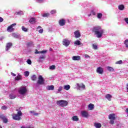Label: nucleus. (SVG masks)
Masks as SVG:
<instances>
[{"instance_id":"nucleus-1","label":"nucleus","mask_w":128,"mask_h":128,"mask_svg":"<svg viewBox=\"0 0 128 128\" xmlns=\"http://www.w3.org/2000/svg\"><path fill=\"white\" fill-rule=\"evenodd\" d=\"M92 32H94V35L98 38H100L104 32V30L102 28V26H100L94 27Z\"/></svg>"},{"instance_id":"nucleus-2","label":"nucleus","mask_w":128,"mask_h":128,"mask_svg":"<svg viewBox=\"0 0 128 128\" xmlns=\"http://www.w3.org/2000/svg\"><path fill=\"white\" fill-rule=\"evenodd\" d=\"M16 112H18L16 114H13L12 115V118L14 120H22V111L18 110V109L16 110Z\"/></svg>"},{"instance_id":"nucleus-3","label":"nucleus","mask_w":128,"mask_h":128,"mask_svg":"<svg viewBox=\"0 0 128 128\" xmlns=\"http://www.w3.org/2000/svg\"><path fill=\"white\" fill-rule=\"evenodd\" d=\"M57 104L60 106H62V108H64V106H66L68 104V102L66 100H60L57 101Z\"/></svg>"},{"instance_id":"nucleus-4","label":"nucleus","mask_w":128,"mask_h":128,"mask_svg":"<svg viewBox=\"0 0 128 128\" xmlns=\"http://www.w3.org/2000/svg\"><path fill=\"white\" fill-rule=\"evenodd\" d=\"M108 118L110 120L109 124H114V120H116V114H112L108 115Z\"/></svg>"},{"instance_id":"nucleus-5","label":"nucleus","mask_w":128,"mask_h":128,"mask_svg":"<svg viewBox=\"0 0 128 128\" xmlns=\"http://www.w3.org/2000/svg\"><path fill=\"white\" fill-rule=\"evenodd\" d=\"M28 90H26V86H23L20 87L18 92L20 94H24Z\"/></svg>"},{"instance_id":"nucleus-6","label":"nucleus","mask_w":128,"mask_h":128,"mask_svg":"<svg viewBox=\"0 0 128 128\" xmlns=\"http://www.w3.org/2000/svg\"><path fill=\"white\" fill-rule=\"evenodd\" d=\"M37 84H44V79L42 76H39Z\"/></svg>"},{"instance_id":"nucleus-7","label":"nucleus","mask_w":128,"mask_h":128,"mask_svg":"<svg viewBox=\"0 0 128 128\" xmlns=\"http://www.w3.org/2000/svg\"><path fill=\"white\" fill-rule=\"evenodd\" d=\"M14 26H16V24L14 23L10 26H9L7 28V31L9 32H12L14 30V28H12Z\"/></svg>"},{"instance_id":"nucleus-8","label":"nucleus","mask_w":128,"mask_h":128,"mask_svg":"<svg viewBox=\"0 0 128 128\" xmlns=\"http://www.w3.org/2000/svg\"><path fill=\"white\" fill-rule=\"evenodd\" d=\"M70 44V42L67 38L64 39L62 40V44L63 46H68Z\"/></svg>"},{"instance_id":"nucleus-9","label":"nucleus","mask_w":128,"mask_h":128,"mask_svg":"<svg viewBox=\"0 0 128 128\" xmlns=\"http://www.w3.org/2000/svg\"><path fill=\"white\" fill-rule=\"evenodd\" d=\"M0 118H1V120H2L4 124H7V122H8V120L6 118V116H4V115H0Z\"/></svg>"},{"instance_id":"nucleus-10","label":"nucleus","mask_w":128,"mask_h":128,"mask_svg":"<svg viewBox=\"0 0 128 128\" xmlns=\"http://www.w3.org/2000/svg\"><path fill=\"white\" fill-rule=\"evenodd\" d=\"M96 73L99 74H104V68L102 67H98L96 70Z\"/></svg>"},{"instance_id":"nucleus-11","label":"nucleus","mask_w":128,"mask_h":128,"mask_svg":"<svg viewBox=\"0 0 128 128\" xmlns=\"http://www.w3.org/2000/svg\"><path fill=\"white\" fill-rule=\"evenodd\" d=\"M74 38H80V30H78L76 31H75L74 32Z\"/></svg>"},{"instance_id":"nucleus-12","label":"nucleus","mask_w":128,"mask_h":128,"mask_svg":"<svg viewBox=\"0 0 128 128\" xmlns=\"http://www.w3.org/2000/svg\"><path fill=\"white\" fill-rule=\"evenodd\" d=\"M58 24L61 26H64L66 24V20L64 19H61L58 21Z\"/></svg>"},{"instance_id":"nucleus-13","label":"nucleus","mask_w":128,"mask_h":128,"mask_svg":"<svg viewBox=\"0 0 128 128\" xmlns=\"http://www.w3.org/2000/svg\"><path fill=\"white\" fill-rule=\"evenodd\" d=\"M81 114L83 118H88V113L86 111L81 112Z\"/></svg>"},{"instance_id":"nucleus-14","label":"nucleus","mask_w":128,"mask_h":128,"mask_svg":"<svg viewBox=\"0 0 128 128\" xmlns=\"http://www.w3.org/2000/svg\"><path fill=\"white\" fill-rule=\"evenodd\" d=\"M12 46V42L7 43L6 45V50H10V48Z\"/></svg>"},{"instance_id":"nucleus-15","label":"nucleus","mask_w":128,"mask_h":128,"mask_svg":"<svg viewBox=\"0 0 128 128\" xmlns=\"http://www.w3.org/2000/svg\"><path fill=\"white\" fill-rule=\"evenodd\" d=\"M46 88L47 90H54V85L48 86Z\"/></svg>"},{"instance_id":"nucleus-16","label":"nucleus","mask_w":128,"mask_h":128,"mask_svg":"<svg viewBox=\"0 0 128 128\" xmlns=\"http://www.w3.org/2000/svg\"><path fill=\"white\" fill-rule=\"evenodd\" d=\"M88 108L90 110H92L94 108V105L92 104H90L88 105Z\"/></svg>"},{"instance_id":"nucleus-17","label":"nucleus","mask_w":128,"mask_h":128,"mask_svg":"<svg viewBox=\"0 0 128 128\" xmlns=\"http://www.w3.org/2000/svg\"><path fill=\"white\" fill-rule=\"evenodd\" d=\"M106 98L110 102L112 100V96L110 95V94H106L105 96Z\"/></svg>"},{"instance_id":"nucleus-18","label":"nucleus","mask_w":128,"mask_h":128,"mask_svg":"<svg viewBox=\"0 0 128 128\" xmlns=\"http://www.w3.org/2000/svg\"><path fill=\"white\" fill-rule=\"evenodd\" d=\"M77 86H78L80 88H83V90H84V88H86V86H84V84H77Z\"/></svg>"},{"instance_id":"nucleus-19","label":"nucleus","mask_w":128,"mask_h":128,"mask_svg":"<svg viewBox=\"0 0 128 128\" xmlns=\"http://www.w3.org/2000/svg\"><path fill=\"white\" fill-rule=\"evenodd\" d=\"M94 126L96 128H102V124L100 123L95 122Z\"/></svg>"},{"instance_id":"nucleus-20","label":"nucleus","mask_w":128,"mask_h":128,"mask_svg":"<svg viewBox=\"0 0 128 128\" xmlns=\"http://www.w3.org/2000/svg\"><path fill=\"white\" fill-rule=\"evenodd\" d=\"M72 59L73 60H80V56H74L72 58Z\"/></svg>"},{"instance_id":"nucleus-21","label":"nucleus","mask_w":128,"mask_h":128,"mask_svg":"<svg viewBox=\"0 0 128 128\" xmlns=\"http://www.w3.org/2000/svg\"><path fill=\"white\" fill-rule=\"evenodd\" d=\"M29 22H30L32 24H36V18H30V20H29Z\"/></svg>"},{"instance_id":"nucleus-22","label":"nucleus","mask_w":128,"mask_h":128,"mask_svg":"<svg viewBox=\"0 0 128 128\" xmlns=\"http://www.w3.org/2000/svg\"><path fill=\"white\" fill-rule=\"evenodd\" d=\"M74 44H76L77 46H83L82 43L80 42V41L78 40L75 41Z\"/></svg>"},{"instance_id":"nucleus-23","label":"nucleus","mask_w":128,"mask_h":128,"mask_svg":"<svg viewBox=\"0 0 128 128\" xmlns=\"http://www.w3.org/2000/svg\"><path fill=\"white\" fill-rule=\"evenodd\" d=\"M118 10H124V6L123 4L119 5L118 6Z\"/></svg>"},{"instance_id":"nucleus-24","label":"nucleus","mask_w":128,"mask_h":128,"mask_svg":"<svg viewBox=\"0 0 128 128\" xmlns=\"http://www.w3.org/2000/svg\"><path fill=\"white\" fill-rule=\"evenodd\" d=\"M22 75L18 74V75L15 78V80H22Z\"/></svg>"},{"instance_id":"nucleus-25","label":"nucleus","mask_w":128,"mask_h":128,"mask_svg":"<svg viewBox=\"0 0 128 128\" xmlns=\"http://www.w3.org/2000/svg\"><path fill=\"white\" fill-rule=\"evenodd\" d=\"M9 97L10 100H14V98H16V95H14V94H10L9 95Z\"/></svg>"},{"instance_id":"nucleus-26","label":"nucleus","mask_w":128,"mask_h":128,"mask_svg":"<svg viewBox=\"0 0 128 128\" xmlns=\"http://www.w3.org/2000/svg\"><path fill=\"white\" fill-rule=\"evenodd\" d=\"M72 120L74 122H78V116H75L72 118Z\"/></svg>"},{"instance_id":"nucleus-27","label":"nucleus","mask_w":128,"mask_h":128,"mask_svg":"<svg viewBox=\"0 0 128 128\" xmlns=\"http://www.w3.org/2000/svg\"><path fill=\"white\" fill-rule=\"evenodd\" d=\"M64 90H68L70 88V85H65L64 86Z\"/></svg>"},{"instance_id":"nucleus-28","label":"nucleus","mask_w":128,"mask_h":128,"mask_svg":"<svg viewBox=\"0 0 128 128\" xmlns=\"http://www.w3.org/2000/svg\"><path fill=\"white\" fill-rule=\"evenodd\" d=\"M37 78H38L36 77V76L35 74L33 75L31 77V80H33V81L36 80Z\"/></svg>"},{"instance_id":"nucleus-29","label":"nucleus","mask_w":128,"mask_h":128,"mask_svg":"<svg viewBox=\"0 0 128 128\" xmlns=\"http://www.w3.org/2000/svg\"><path fill=\"white\" fill-rule=\"evenodd\" d=\"M97 18H102V13H98L97 14Z\"/></svg>"},{"instance_id":"nucleus-30","label":"nucleus","mask_w":128,"mask_h":128,"mask_svg":"<svg viewBox=\"0 0 128 128\" xmlns=\"http://www.w3.org/2000/svg\"><path fill=\"white\" fill-rule=\"evenodd\" d=\"M22 30H23V32H28V29L27 28H26V27H24V26H22Z\"/></svg>"},{"instance_id":"nucleus-31","label":"nucleus","mask_w":128,"mask_h":128,"mask_svg":"<svg viewBox=\"0 0 128 128\" xmlns=\"http://www.w3.org/2000/svg\"><path fill=\"white\" fill-rule=\"evenodd\" d=\"M107 70H109V72H114V68L110 66H108Z\"/></svg>"},{"instance_id":"nucleus-32","label":"nucleus","mask_w":128,"mask_h":128,"mask_svg":"<svg viewBox=\"0 0 128 128\" xmlns=\"http://www.w3.org/2000/svg\"><path fill=\"white\" fill-rule=\"evenodd\" d=\"M50 14L48 13H45L42 15V16H44V18H48Z\"/></svg>"},{"instance_id":"nucleus-33","label":"nucleus","mask_w":128,"mask_h":128,"mask_svg":"<svg viewBox=\"0 0 128 128\" xmlns=\"http://www.w3.org/2000/svg\"><path fill=\"white\" fill-rule=\"evenodd\" d=\"M32 44H34V42H28L27 44L28 46H32Z\"/></svg>"},{"instance_id":"nucleus-34","label":"nucleus","mask_w":128,"mask_h":128,"mask_svg":"<svg viewBox=\"0 0 128 128\" xmlns=\"http://www.w3.org/2000/svg\"><path fill=\"white\" fill-rule=\"evenodd\" d=\"M122 64V60H120L116 62V64Z\"/></svg>"},{"instance_id":"nucleus-35","label":"nucleus","mask_w":128,"mask_h":128,"mask_svg":"<svg viewBox=\"0 0 128 128\" xmlns=\"http://www.w3.org/2000/svg\"><path fill=\"white\" fill-rule=\"evenodd\" d=\"M50 70H56V66L54 65H52L51 66H50Z\"/></svg>"},{"instance_id":"nucleus-36","label":"nucleus","mask_w":128,"mask_h":128,"mask_svg":"<svg viewBox=\"0 0 128 128\" xmlns=\"http://www.w3.org/2000/svg\"><path fill=\"white\" fill-rule=\"evenodd\" d=\"M124 44L126 46V48H128V40H125Z\"/></svg>"},{"instance_id":"nucleus-37","label":"nucleus","mask_w":128,"mask_h":128,"mask_svg":"<svg viewBox=\"0 0 128 128\" xmlns=\"http://www.w3.org/2000/svg\"><path fill=\"white\" fill-rule=\"evenodd\" d=\"M2 110H8V106H3L1 108Z\"/></svg>"},{"instance_id":"nucleus-38","label":"nucleus","mask_w":128,"mask_h":128,"mask_svg":"<svg viewBox=\"0 0 128 128\" xmlns=\"http://www.w3.org/2000/svg\"><path fill=\"white\" fill-rule=\"evenodd\" d=\"M50 14H56V10H52L51 12H50Z\"/></svg>"},{"instance_id":"nucleus-39","label":"nucleus","mask_w":128,"mask_h":128,"mask_svg":"<svg viewBox=\"0 0 128 128\" xmlns=\"http://www.w3.org/2000/svg\"><path fill=\"white\" fill-rule=\"evenodd\" d=\"M24 76H30V72L26 71L24 72Z\"/></svg>"},{"instance_id":"nucleus-40","label":"nucleus","mask_w":128,"mask_h":128,"mask_svg":"<svg viewBox=\"0 0 128 128\" xmlns=\"http://www.w3.org/2000/svg\"><path fill=\"white\" fill-rule=\"evenodd\" d=\"M92 48L94 50H98V46L94 44H92Z\"/></svg>"},{"instance_id":"nucleus-41","label":"nucleus","mask_w":128,"mask_h":128,"mask_svg":"<svg viewBox=\"0 0 128 128\" xmlns=\"http://www.w3.org/2000/svg\"><path fill=\"white\" fill-rule=\"evenodd\" d=\"M27 63L28 64H32V60L30 59H28L27 60Z\"/></svg>"},{"instance_id":"nucleus-42","label":"nucleus","mask_w":128,"mask_h":128,"mask_svg":"<svg viewBox=\"0 0 128 128\" xmlns=\"http://www.w3.org/2000/svg\"><path fill=\"white\" fill-rule=\"evenodd\" d=\"M91 14H92V16H96V12L94 11V10H92L91 11Z\"/></svg>"},{"instance_id":"nucleus-43","label":"nucleus","mask_w":128,"mask_h":128,"mask_svg":"<svg viewBox=\"0 0 128 128\" xmlns=\"http://www.w3.org/2000/svg\"><path fill=\"white\" fill-rule=\"evenodd\" d=\"M21 128H34V127L30 126H27V127H25V126H22L21 127Z\"/></svg>"},{"instance_id":"nucleus-44","label":"nucleus","mask_w":128,"mask_h":128,"mask_svg":"<svg viewBox=\"0 0 128 128\" xmlns=\"http://www.w3.org/2000/svg\"><path fill=\"white\" fill-rule=\"evenodd\" d=\"M38 32L40 33V34H42L44 32V29H40L38 30Z\"/></svg>"},{"instance_id":"nucleus-45","label":"nucleus","mask_w":128,"mask_h":128,"mask_svg":"<svg viewBox=\"0 0 128 128\" xmlns=\"http://www.w3.org/2000/svg\"><path fill=\"white\" fill-rule=\"evenodd\" d=\"M62 86L59 87V88L58 89V92H62Z\"/></svg>"},{"instance_id":"nucleus-46","label":"nucleus","mask_w":128,"mask_h":128,"mask_svg":"<svg viewBox=\"0 0 128 128\" xmlns=\"http://www.w3.org/2000/svg\"><path fill=\"white\" fill-rule=\"evenodd\" d=\"M39 60H44V56H40L39 58Z\"/></svg>"},{"instance_id":"nucleus-47","label":"nucleus","mask_w":128,"mask_h":128,"mask_svg":"<svg viewBox=\"0 0 128 128\" xmlns=\"http://www.w3.org/2000/svg\"><path fill=\"white\" fill-rule=\"evenodd\" d=\"M4 22V18L0 16V22Z\"/></svg>"},{"instance_id":"nucleus-48","label":"nucleus","mask_w":128,"mask_h":128,"mask_svg":"<svg viewBox=\"0 0 128 128\" xmlns=\"http://www.w3.org/2000/svg\"><path fill=\"white\" fill-rule=\"evenodd\" d=\"M46 50H42L40 52V54H46Z\"/></svg>"},{"instance_id":"nucleus-49","label":"nucleus","mask_w":128,"mask_h":128,"mask_svg":"<svg viewBox=\"0 0 128 128\" xmlns=\"http://www.w3.org/2000/svg\"><path fill=\"white\" fill-rule=\"evenodd\" d=\"M124 20H125L126 22L128 24V18H125Z\"/></svg>"},{"instance_id":"nucleus-50","label":"nucleus","mask_w":128,"mask_h":128,"mask_svg":"<svg viewBox=\"0 0 128 128\" xmlns=\"http://www.w3.org/2000/svg\"><path fill=\"white\" fill-rule=\"evenodd\" d=\"M35 54H40V52H38L37 50H36Z\"/></svg>"},{"instance_id":"nucleus-51","label":"nucleus","mask_w":128,"mask_h":128,"mask_svg":"<svg viewBox=\"0 0 128 128\" xmlns=\"http://www.w3.org/2000/svg\"><path fill=\"white\" fill-rule=\"evenodd\" d=\"M11 74L12 76H16L15 74L11 72Z\"/></svg>"},{"instance_id":"nucleus-52","label":"nucleus","mask_w":128,"mask_h":128,"mask_svg":"<svg viewBox=\"0 0 128 128\" xmlns=\"http://www.w3.org/2000/svg\"><path fill=\"white\" fill-rule=\"evenodd\" d=\"M38 1L39 2H44V0H38Z\"/></svg>"},{"instance_id":"nucleus-53","label":"nucleus","mask_w":128,"mask_h":128,"mask_svg":"<svg viewBox=\"0 0 128 128\" xmlns=\"http://www.w3.org/2000/svg\"><path fill=\"white\" fill-rule=\"evenodd\" d=\"M85 58H90V56H88V54H86L85 55Z\"/></svg>"},{"instance_id":"nucleus-54","label":"nucleus","mask_w":128,"mask_h":128,"mask_svg":"<svg viewBox=\"0 0 128 128\" xmlns=\"http://www.w3.org/2000/svg\"><path fill=\"white\" fill-rule=\"evenodd\" d=\"M38 113H34V116H38Z\"/></svg>"},{"instance_id":"nucleus-55","label":"nucleus","mask_w":128,"mask_h":128,"mask_svg":"<svg viewBox=\"0 0 128 128\" xmlns=\"http://www.w3.org/2000/svg\"><path fill=\"white\" fill-rule=\"evenodd\" d=\"M126 112L128 114V108H126Z\"/></svg>"},{"instance_id":"nucleus-56","label":"nucleus","mask_w":128,"mask_h":128,"mask_svg":"<svg viewBox=\"0 0 128 128\" xmlns=\"http://www.w3.org/2000/svg\"><path fill=\"white\" fill-rule=\"evenodd\" d=\"M38 28H42V26H38Z\"/></svg>"},{"instance_id":"nucleus-57","label":"nucleus","mask_w":128,"mask_h":128,"mask_svg":"<svg viewBox=\"0 0 128 128\" xmlns=\"http://www.w3.org/2000/svg\"><path fill=\"white\" fill-rule=\"evenodd\" d=\"M17 14H20V12H18Z\"/></svg>"},{"instance_id":"nucleus-58","label":"nucleus","mask_w":128,"mask_h":128,"mask_svg":"<svg viewBox=\"0 0 128 128\" xmlns=\"http://www.w3.org/2000/svg\"><path fill=\"white\" fill-rule=\"evenodd\" d=\"M92 16V13H90V14L88 15V16Z\"/></svg>"},{"instance_id":"nucleus-59","label":"nucleus","mask_w":128,"mask_h":128,"mask_svg":"<svg viewBox=\"0 0 128 128\" xmlns=\"http://www.w3.org/2000/svg\"><path fill=\"white\" fill-rule=\"evenodd\" d=\"M30 112H34V111H30Z\"/></svg>"},{"instance_id":"nucleus-60","label":"nucleus","mask_w":128,"mask_h":128,"mask_svg":"<svg viewBox=\"0 0 128 128\" xmlns=\"http://www.w3.org/2000/svg\"><path fill=\"white\" fill-rule=\"evenodd\" d=\"M126 86H128V84H126Z\"/></svg>"},{"instance_id":"nucleus-61","label":"nucleus","mask_w":128,"mask_h":128,"mask_svg":"<svg viewBox=\"0 0 128 128\" xmlns=\"http://www.w3.org/2000/svg\"><path fill=\"white\" fill-rule=\"evenodd\" d=\"M0 128H2V127L0 126Z\"/></svg>"},{"instance_id":"nucleus-62","label":"nucleus","mask_w":128,"mask_h":128,"mask_svg":"<svg viewBox=\"0 0 128 128\" xmlns=\"http://www.w3.org/2000/svg\"><path fill=\"white\" fill-rule=\"evenodd\" d=\"M127 90H128V91H127V92H128V88H127Z\"/></svg>"}]
</instances>
